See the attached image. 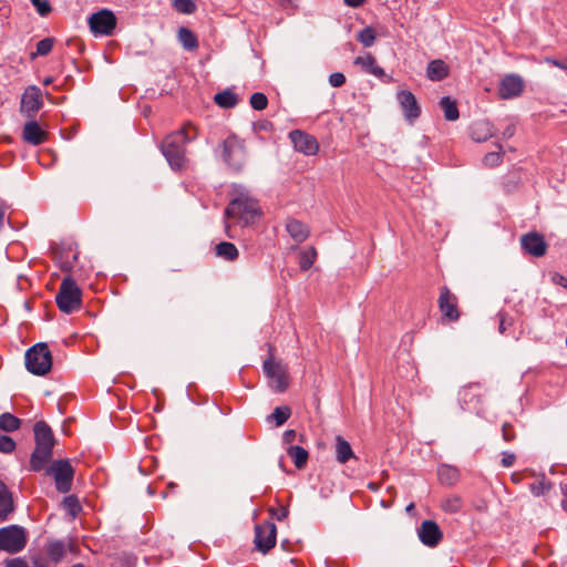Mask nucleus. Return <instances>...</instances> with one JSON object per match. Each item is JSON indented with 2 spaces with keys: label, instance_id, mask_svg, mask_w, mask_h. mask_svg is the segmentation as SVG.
Returning <instances> with one entry per match:
<instances>
[{
  "label": "nucleus",
  "instance_id": "1",
  "mask_svg": "<svg viewBox=\"0 0 567 567\" xmlns=\"http://www.w3.org/2000/svg\"><path fill=\"white\" fill-rule=\"evenodd\" d=\"M260 214L258 200L250 192L241 185H234L231 199L225 209L226 218H231L238 224L247 226L254 223Z\"/></svg>",
  "mask_w": 567,
  "mask_h": 567
},
{
  "label": "nucleus",
  "instance_id": "2",
  "mask_svg": "<svg viewBox=\"0 0 567 567\" xmlns=\"http://www.w3.org/2000/svg\"><path fill=\"white\" fill-rule=\"evenodd\" d=\"M196 137L197 128L188 122L181 130L168 134L163 140L161 150L173 169H182L185 167V146Z\"/></svg>",
  "mask_w": 567,
  "mask_h": 567
},
{
  "label": "nucleus",
  "instance_id": "3",
  "mask_svg": "<svg viewBox=\"0 0 567 567\" xmlns=\"http://www.w3.org/2000/svg\"><path fill=\"white\" fill-rule=\"evenodd\" d=\"M27 370L39 377L48 374L52 368V353L47 343L40 342L29 348L24 355Z\"/></svg>",
  "mask_w": 567,
  "mask_h": 567
},
{
  "label": "nucleus",
  "instance_id": "4",
  "mask_svg": "<svg viewBox=\"0 0 567 567\" xmlns=\"http://www.w3.org/2000/svg\"><path fill=\"white\" fill-rule=\"evenodd\" d=\"M55 302L64 313H72L80 309L82 291L74 279L68 276L62 280L59 292L55 296Z\"/></svg>",
  "mask_w": 567,
  "mask_h": 567
},
{
  "label": "nucleus",
  "instance_id": "5",
  "mask_svg": "<svg viewBox=\"0 0 567 567\" xmlns=\"http://www.w3.org/2000/svg\"><path fill=\"white\" fill-rule=\"evenodd\" d=\"M221 157L229 168L240 171L246 162L244 141L236 135H229L223 141Z\"/></svg>",
  "mask_w": 567,
  "mask_h": 567
},
{
  "label": "nucleus",
  "instance_id": "6",
  "mask_svg": "<svg viewBox=\"0 0 567 567\" xmlns=\"http://www.w3.org/2000/svg\"><path fill=\"white\" fill-rule=\"evenodd\" d=\"M269 357L262 364L264 373L270 380V388L276 392L282 393L289 385L288 371L286 365L279 361H275L271 346H269Z\"/></svg>",
  "mask_w": 567,
  "mask_h": 567
},
{
  "label": "nucleus",
  "instance_id": "7",
  "mask_svg": "<svg viewBox=\"0 0 567 567\" xmlns=\"http://www.w3.org/2000/svg\"><path fill=\"white\" fill-rule=\"evenodd\" d=\"M45 474L52 476L55 488L60 493L70 492L74 477V468L69 460H56L45 468Z\"/></svg>",
  "mask_w": 567,
  "mask_h": 567
},
{
  "label": "nucleus",
  "instance_id": "8",
  "mask_svg": "<svg viewBox=\"0 0 567 567\" xmlns=\"http://www.w3.org/2000/svg\"><path fill=\"white\" fill-rule=\"evenodd\" d=\"M28 535L23 527L10 525L0 528V547L9 554L20 553L27 545Z\"/></svg>",
  "mask_w": 567,
  "mask_h": 567
},
{
  "label": "nucleus",
  "instance_id": "9",
  "mask_svg": "<svg viewBox=\"0 0 567 567\" xmlns=\"http://www.w3.org/2000/svg\"><path fill=\"white\" fill-rule=\"evenodd\" d=\"M90 30L94 34L112 35L116 27V17L109 9H102L89 18Z\"/></svg>",
  "mask_w": 567,
  "mask_h": 567
},
{
  "label": "nucleus",
  "instance_id": "10",
  "mask_svg": "<svg viewBox=\"0 0 567 567\" xmlns=\"http://www.w3.org/2000/svg\"><path fill=\"white\" fill-rule=\"evenodd\" d=\"M277 527L272 522H265L255 527L256 548L266 554L276 545Z\"/></svg>",
  "mask_w": 567,
  "mask_h": 567
},
{
  "label": "nucleus",
  "instance_id": "11",
  "mask_svg": "<svg viewBox=\"0 0 567 567\" xmlns=\"http://www.w3.org/2000/svg\"><path fill=\"white\" fill-rule=\"evenodd\" d=\"M289 138L297 152L307 156L316 155L319 151L317 138L301 130H293L289 133Z\"/></svg>",
  "mask_w": 567,
  "mask_h": 567
},
{
  "label": "nucleus",
  "instance_id": "12",
  "mask_svg": "<svg viewBox=\"0 0 567 567\" xmlns=\"http://www.w3.org/2000/svg\"><path fill=\"white\" fill-rule=\"evenodd\" d=\"M437 303L439 309L445 319L449 321H457L460 319L457 297L453 295L446 286L440 289Z\"/></svg>",
  "mask_w": 567,
  "mask_h": 567
},
{
  "label": "nucleus",
  "instance_id": "13",
  "mask_svg": "<svg viewBox=\"0 0 567 567\" xmlns=\"http://www.w3.org/2000/svg\"><path fill=\"white\" fill-rule=\"evenodd\" d=\"M422 544L427 547H436L443 538L440 526L434 520H424L417 529Z\"/></svg>",
  "mask_w": 567,
  "mask_h": 567
},
{
  "label": "nucleus",
  "instance_id": "14",
  "mask_svg": "<svg viewBox=\"0 0 567 567\" xmlns=\"http://www.w3.org/2000/svg\"><path fill=\"white\" fill-rule=\"evenodd\" d=\"M396 100L403 111L404 117L409 122H414L421 115V107L414 96V94L410 91H400L396 94Z\"/></svg>",
  "mask_w": 567,
  "mask_h": 567
},
{
  "label": "nucleus",
  "instance_id": "15",
  "mask_svg": "<svg viewBox=\"0 0 567 567\" xmlns=\"http://www.w3.org/2000/svg\"><path fill=\"white\" fill-rule=\"evenodd\" d=\"M41 90L31 85L25 89L21 97V112L33 116L42 107Z\"/></svg>",
  "mask_w": 567,
  "mask_h": 567
},
{
  "label": "nucleus",
  "instance_id": "16",
  "mask_svg": "<svg viewBox=\"0 0 567 567\" xmlns=\"http://www.w3.org/2000/svg\"><path fill=\"white\" fill-rule=\"evenodd\" d=\"M524 91V81L517 74H508L499 83L498 93L502 99L519 96Z\"/></svg>",
  "mask_w": 567,
  "mask_h": 567
},
{
  "label": "nucleus",
  "instance_id": "17",
  "mask_svg": "<svg viewBox=\"0 0 567 567\" xmlns=\"http://www.w3.org/2000/svg\"><path fill=\"white\" fill-rule=\"evenodd\" d=\"M520 243L523 249L534 257H542L546 254L547 244L544 236L538 233H528L524 235Z\"/></svg>",
  "mask_w": 567,
  "mask_h": 567
},
{
  "label": "nucleus",
  "instance_id": "18",
  "mask_svg": "<svg viewBox=\"0 0 567 567\" xmlns=\"http://www.w3.org/2000/svg\"><path fill=\"white\" fill-rule=\"evenodd\" d=\"M53 447L35 445L30 457V468L34 472L44 470L52 460Z\"/></svg>",
  "mask_w": 567,
  "mask_h": 567
},
{
  "label": "nucleus",
  "instance_id": "19",
  "mask_svg": "<svg viewBox=\"0 0 567 567\" xmlns=\"http://www.w3.org/2000/svg\"><path fill=\"white\" fill-rule=\"evenodd\" d=\"M482 396V385L480 383H472L463 386L458 391V401L461 408L465 410L475 402L478 403Z\"/></svg>",
  "mask_w": 567,
  "mask_h": 567
},
{
  "label": "nucleus",
  "instance_id": "20",
  "mask_svg": "<svg viewBox=\"0 0 567 567\" xmlns=\"http://www.w3.org/2000/svg\"><path fill=\"white\" fill-rule=\"evenodd\" d=\"M47 132H44L38 122L30 121L24 124L23 140L31 145H40L47 140Z\"/></svg>",
  "mask_w": 567,
  "mask_h": 567
},
{
  "label": "nucleus",
  "instance_id": "21",
  "mask_svg": "<svg viewBox=\"0 0 567 567\" xmlns=\"http://www.w3.org/2000/svg\"><path fill=\"white\" fill-rule=\"evenodd\" d=\"M334 442V454L338 463L346 464L350 460H358L350 443L343 436L337 435Z\"/></svg>",
  "mask_w": 567,
  "mask_h": 567
},
{
  "label": "nucleus",
  "instance_id": "22",
  "mask_svg": "<svg viewBox=\"0 0 567 567\" xmlns=\"http://www.w3.org/2000/svg\"><path fill=\"white\" fill-rule=\"evenodd\" d=\"M35 445L53 447L55 440L51 427L44 421H38L34 424Z\"/></svg>",
  "mask_w": 567,
  "mask_h": 567
},
{
  "label": "nucleus",
  "instance_id": "23",
  "mask_svg": "<svg viewBox=\"0 0 567 567\" xmlns=\"http://www.w3.org/2000/svg\"><path fill=\"white\" fill-rule=\"evenodd\" d=\"M353 64L361 66L365 73L372 74L379 79L385 76L384 70L377 64V61L371 53L357 56L353 61Z\"/></svg>",
  "mask_w": 567,
  "mask_h": 567
},
{
  "label": "nucleus",
  "instance_id": "24",
  "mask_svg": "<svg viewBox=\"0 0 567 567\" xmlns=\"http://www.w3.org/2000/svg\"><path fill=\"white\" fill-rule=\"evenodd\" d=\"M471 137L478 143L487 141L493 136V125L486 120H480L471 125Z\"/></svg>",
  "mask_w": 567,
  "mask_h": 567
},
{
  "label": "nucleus",
  "instance_id": "25",
  "mask_svg": "<svg viewBox=\"0 0 567 567\" xmlns=\"http://www.w3.org/2000/svg\"><path fill=\"white\" fill-rule=\"evenodd\" d=\"M286 230L296 243L305 241L310 235L308 226L293 218L287 220Z\"/></svg>",
  "mask_w": 567,
  "mask_h": 567
},
{
  "label": "nucleus",
  "instance_id": "26",
  "mask_svg": "<svg viewBox=\"0 0 567 567\" xmlns=\"http://www.w3.org/2000/svg\"><path fill=\"white\" fill-rule=\"evenodd\" d=\"M460 477V470L456 466L441 464L437 467V478L443 485L452 486L458 482Z\"/></svg>",
  "mask_w": 567,
  "mask_h": 567
},
{
  "label": "nucleus",
  "instance_id": "27",
  "mask_svg": "<svg viewBox=\"0 0 567 567\" xmlns=\"http://www.w3.org/2000/svg\"><path fill=\"white\" fill-rule=\"evenodd\" d=\"M426 76L431 81H442L449 76V66L443 60H433L427 64Z\"/></svg>",
  "mask_w": 567,
  "mask_h": 567
},
{
  "label": "nucleus",
  "instance_id": "28",
  "mask_svg": "<svg viewBox=\"0 0 567 567\" xmlns=\"http://www.w3.org/2000/svg\"><path fill=\"white\" fill-rule=\"evenodd\" d=\"M13 511V502L10 492L3 482L0 481V523L4 522Z\"/></svg>",
  "mask_w": 567,
  "mask_h": 567
},
{
  "label": "nucleus",
  "instance_id": "29",
  "mask_svg": "<svg viewBox=\"0 0 567 567\" xmlns=\"http://www.w3.org/2000/svg\"><path fill=\"white\" fill-rule=\"evenodd\" d=\"M177 39L182 47L187 51H195L198 49V39L196 34L186 27H181L178 29Z\"/></svg>",
  "mask_w": 567,
  "mask_h": 567
},
{
  "label": "nucleus",
  "instance_id": "30",
  "mask_svg": "<svg viewBox=\"0 0 567 567\" xmlns=\"http://www.w3.org/2000/svg\"><path fill=\"white\" fill-rule=\"evenodd\" d=\"M287 454L292 460L295 466L298 470L303 468L307 465L309 453L306 449L299 445H290L287 449Z\"/></svg>",
  "mask_w": 567,
  "mask_h": 567
},
{
  "label": "nucleus",
  "instance_id": "31",
  "mask_svg": "<svg viewBox=\"0 0 567 567\" xmlns=\"http://www.w3.org/2000/svg\"><path fill=\"white\" fill-rule=\"evenodd\" d=\"M216 255L227 261H234L238 258L237 247L228 241H221L215 247Z\"/></svg>",
  "mask_w": 567,
  "mask_h": 567
},
{
  "label": "nucleus",
  "instance_id": "32",
  "mask_svg": "<svg viewBox=\"0 0 567 567\" xmlns=\"http://www.w3.org/2000/svg\"><path fill=\"white\" fill-rule=\"evenodd\" d=\"M215 103L224 109H231L238 104L237 95L230 90H224L214 96Z\"/></svg>",
  "mask_w": 567,
  "mask_h": 567
},
{
  "label": "nucleus",
  "instance_id": "33",
  "mask_svg": "<svg viewBox=\"0 0 567 567\" xmlns=\"http://www.w3.org/2000/svg\"><path fill=\"white\" fill-rule=\"evenodd\" d=\"M440 106L444 112V117L447 121H456L460 117L457 104L450 96H444L440 100Z\"/></svg>",
  "mask_w": 567,
  "mask_h": 567
},
{
  "label": "nucleus",
  "instance_id": "34",
  "mask_svg": "<svg viewBox=\"0 0 567 567\" xmlns=\"http://www.w3.org/2000/svg\"><path fill=\"white\" fill-rule=\"evenodd\" d=\"M317 250L313 246L308 247L299 252L298 264L301 270L306 271L312 267L317 259Z\"/></svg>",
  "mask_w": 567,
  "mask_h": 567
},
{
  "label": "nucleus",
  "instance_id": "35",
  "mask_svg": "<svg viewBox=\"0 0 567 567\" xmlns=\"http://www.w3.org/2000/svg\"><path fill=\"white\" fill-rule=\"evenodd\" d=\"M21 426V420L16 415L6 412L0 414V429L4 432H14Z\"/></svg>",
  "mask_w": 567,
  "mask_h": 567
},
{
  "label": "nucleus",
  "instance_id": "36",
  "mask_svg": "<svg viewBox=\"0 0 567 567\" xmlns=\"http://www.w3.org/2000/svg\"><path fill=\"white\" fill-rule=\"evenodd\" d=\"M47 554L52 561H60L65 554V545L62 540H52L47 545Z\"/></svg>",
  "mask_w": 567,
  "mask_h": 567
},
{
  "label": "nucleus",
  "instance_id": "37",
  "mask_svg": "<svg viewBox=\"0 0 567 567\" xmlns=\"http://www.w3.org/2000/svg\"><path fill=\"white\" fill-rule=\"evenodd\" d=\"M63 507L72 518H75L82 511L79 498L75 495H69L63 498Z\"/></svg>",
  "mask_w": 567,
  "mask_h": 567
},
{
  "label": "nucleus",
  "instance_id": "38",
  "mask_svg": "<svg viewBox=\"0 0 567 567\" xmlns=\"http://www.w3.org/2000/svg\"><path fill=\"white\" fill-rule=\"evenodd\" d=\"M291 415V409L287 405L277 406L274 412L268 416V420H274L277 426H281Z\"/></svg>",
  "mask_w": 567,
  "mask_h": 567
},
{
  "label": "nucleus",
  "instance_id": "39",
  "mask_svg": "<svg viewBox=\"0 0 567 567\" xmlns=\"http://www.w3.org/2000/svg\"><path fill=\"white\" fill-rule=\"evenodd\" d=\"M357 40L365 48L372 47L377 40L375 30L372 27H365L358 33Z\"/></svg>",
  "mask_w": 567,
  "mask_h": 567
},
{
  "label": "nucleus",
  "instance_id": "40",
  "mask_svg": "<svg viewBox=\"0 0 567 567\" xmlns=\"http://www.w3.org/2000/svg\"><path fill=\"white\" fill-rule=\"evenodd\" d=\"M55 40L53 38H44L37 43V52L31 54V59L35 56H45L48 55L54 45Z\"/></svg>",
  "mask_w": 567,
  "mask_h": 567
},
{
  "label": "nucleus",
  "instance_id": "41",
  "mask_svg": "<svg viewBox=\"0 0 567 567\" xmlns=\"http://www.w3.org/2000/svg\"><path fill=\"white\" fill-rule=\"evenodd\" d=\"M462 508V499L458 496H452L442 502V509L450 514L458 513Z\"/></svg>",
  "mask_w": 567,
  "mask_h": 567
},
{
  "label": "nucleus",
  "instance_id": "42",
  "mask_svg": "<svg viewBox=\"0 0 567 567\" xmlns=\"http://www.w3.org/2000/svg\"><path fill=\"white\" fill-rule=\"evenodd\" d=\"M173 8L184 14H192L196 10V4L193 0H174Z\"/></svg>",
  "mask_w": 567,
  "mask_h": 567
},
{
  "label": "nucleus",
  "instance_id": "43",
  "mask_svg": "<svg viewBox=\"0 0 567 567\" xmlns=\"http://www.w3.org/2000/svg\"><path fill=\"white\" fill-rule=\"evenodd\" d=\"M529 488L534 496H543L550 491L551 483L546 480H540L530 484Z\"/></svg>",
  "mask_w": 567,
  "mask_h": 567
},
{
  "label": "nucleus",
  "instance_id": "44",
  "mask_svg": "<svg viewBox=\"0 0 567 567\" xmlns=\"http://www.w3.org/2000/svg\"><path fill=\"white\" fill-rule=\"evenodd\" d=\"M250 106L256 111H262L268 105L267 96L261 92H256L250 96Z\"/></svg>",
  "mask_w": 567,
  "mask_h": 567
},
{
  "label": "nucleus",
  "instance_id": "45",
  "mask_svg": "<svg viewBox=\"0 0 567 567\" xmlns=\"http://www.w3.org/2000/svg\"><path fill=\"white\" fill-rule=\"evenodd\" d=\"M502 150V146H498ZM484 164L489 167L497 166L502 163V151L498 152H489L484 156Z\"/></svg>",
  "mask_w": 567,
  "mask_h": 567
},
{
  "label": "nucleus",
  "instance_id": "46",
  "mask_svg": "<svg viewBox=\"0 0 567 567\" xmlns=\"http://www.w3.org/2000/svg\"><path fill=\"white\" fill-rule=\"evenodd\" d=\"M30 1L35 7L37 12L41 17H47L51 13L52 7L48 0H30Z\"/></svg>",
  "mask_w": 567,
  "mask_h": 567
},
{
  "label": "nucleus",
  "instance_id": "47",
  "mask_svg": "<svg viewBox=\"0 0 567 567\" xmlns=\"http://www.w3.org/2000/svg\"><path fill=\"white\" fill-rule=\"evenodd\" d=\"M16 442L8 435H0V452L11 453L16 450Z\"/></svg>",
  "mask_w": 567,
  "mask_h": 567
},
{
  "label": "nucleus",
  "instance_id": "48",
  "mask_svg": "<svg viewBox=\"0 0 567 567\" xmlns=\"http://www.w3.org/2000/svg\"><path fill=\"white\" fill-rule=\"evenodd\" d=\"M502 436L505 442H512L516 437V433L514 431V427L509 423H504L502 426Z\"/></svg>",
  "mask_w": 567,
  "mask_h": 567
},
{
  "label": "nucleus",
  "instance_id": "49",
  "mask_svg": "<svg viewBox=\"0 0 567 567\" xmlns=\"http://www.w3.org/2000/svg\"><path fill=\"white\" fill-rule=\"evenodd\" d=\"M329 83L333 87H340L346 83V76L341 72H334L329 75Z\"/></svg>",
  "mask_w": 567,
  "mask_h": 567
},
{
  "label": "nucleus",
  "instance_id": "50",
  "mask_svg": "<svg viewBox=\"0 0 567 567\" xmlns=\"http://www.w3.org/2000/svg\"><path fill=\"white\" fill-rule=\"evenodd\" d=\"M269 513L271 517L276 518L277 520H284L288 517L289 509L286 506H280L279 508H270Z\"/></svg>",
  "mask_w": 567,
  "mask_h": 567
},
{
  "label": "nucleus",
  "instance_id": "51",
  "mask_svg": "<svg viewBox=\"0 0 567 567\" xmlns=\"http://www.w3.org/2000/svg\"><path fill=\"white\" fill-rule=\"evenodd\" d=\"M516 461V455L512 452H503L501 464L503 467H511Z\"/></svg>",
  "mask_w": 567,
  "mask_h": 567
},
{
  "label": "nucleus",
  "instance_id": "52",
  "mask_svg": "<svg viewBox=\"0 0 567 567\" xmlns=\"http://www.w3.org/2000/svg\"><path fill=\"white\" fill-rule=\"evenodd\" d=\"M498 331L503 334L509 326H512V319L507 318L505 313H499Z\"/></svg>",
  "mask_w": 567,
  "mask_h": 567
},
{
  "label": "nucleus",
  "instance_id": "53",
  "mask_svg": "<svg viewBox=\"0 0 567 567\" xmlns=\"http://www.w3.org/2000/svg\"><path fill=\"white\" fill-rule=\"evenodd\" d=\"M6 567H29L23 558H11L6 560Z\"/></svg>",
  "mask_w": 567,
  "mask_h": 567
},
{
  "label": "nucleus",
  "instance_id": "54",
  "mask_svg": "<svg viewBox=\"0 0 567 567\" xmlns=\"http://www.w3.org/2000/svg\"><path fill=\"white\" fill-rule=\"evenodd\" d=\"M546 63L567 71V59L564 61L556 60L553 58H546Z\"/></svg>",
  "mask_w": 567,
  "mask_h": 567
},
{
  "label": "nucleus",
  "instance_id": "55",
  "mask_svg": "<svg viewBox=\"0 0 567 567\" xmlns=\"http://www.w3.org/2000/svg\"><path fill=\"white\" fill-rule=\"evenodd\" d=\"M516 126L515 124H508L503 131H502V138L508 140L515 135Z\"/></svg>",
  "mask_w": 567,
  "mask_h": 567
},
{
  "label": "nucleus",
  "instance_id": "56",
  "mask_svg": "<svg viewBox=\"0 0 567 567\" xmlns=\"http://www.w3.org/2000/svg\"><path fill=\"white\" fill-rule=\"evenodd\" d=\"M296 436L297 433L295 430H287L284 432L282 439L285 443L291 444L295 441Z\"/></svg>",
  "mask_w": 567,
  "mask_h": 567
},
{
  "label": "nucleus",
  "instance_id": "57",
  "mask_svg": "<svg viewBox=\"0 0 567 567\" xmlns=\"http://www.w3.org/2000/svg\"><path fill=\"white\" fill-rule=\"evenodd\" d=\"M551 279L556 285L567 288V278H565L563 275L554 274Z\"/></svg>",
  "mask_w": 567,
  "mask_h": 567
},
{
  "label": "nucleus",
  "instance_id": "58",
  "mask_svg": "<svg viewBox=\"0 0 567 567\" xmlns=\"http://www.w3.org/2000/svg\"><path fill=\"white\" fill-rule=\"evenodd\" d=\"M367 0H344V3L352 8L362 6Z\"/></svg>",
  "mask_w": 567,
  "mask_h": 567
},
{
  "label": "nucleus",
  "instance_id": "59",
  "mask_svg": "<svg viewBox=\"0 0 567 567\" xmlns=\"http://www.w3.org/2000/svg\"><path fill=\"white\" fill-rule=\"evenodd\" d=\"M4 216H6V212H4L3 207L0 205V228L3 226Z\"/></svg>",
  "mask_w": 567,
  "mask_h": 567
},
{
  "label": "nucleus",
  "instance_id": "60",
  "mask_svg": "<svg viewBox=\"0 0 567 567\" xmlns=\"http://www.w3.org/2000/svg\"><path fill=\"white\" fill-rule=\"evenodd\" d=\"M405 509L409 513L412 512L414 509V504L413 503L409 504Z\"/></svg>",
  "mask_w": 567,
  "mask_h": 567
},
{
  "label": "nucleus",
  "instance_id": "61",
  "mask_svg": "<svg viewBox=\"0 0 567 567\" xmlns=\"http://www.w3.org/2000/svg\"><path fill=\"white\" fill-rule=\"evenodd\" d=\"M561 508L567 513V499L561 502Z\"/></svg>",
  "mask_w": 567,
  "mask_h": 567
},
{
  "label": "nucleus",
  "instance_id": "62",
  "mask_svg": "<svg viewBox=\"0 0 567 567\" xmlns=\"http://www.w3.org/2000/svg\"><path fill=\"white\" fill-rule=\"evenodd\" d=\"M52 83V79L51 78H47L44 81H43V84L44 85H49Z\"/></svg>",
  "mask_w": 567,
  "mask_h": 567
},
{
  "label": "nucleus",
  "instance_id": "63",
  "mask_svg": "<svg viewBox=\"0 0 567 567\" xmlns=\"http://www.w3.org/2000/svg\"><path fill=\"white\" fill-rule=\"evenodd\" d=\"M225 227H226V233H227L228 237H233V236L229 234V225H228V224H226V226H225Z\"/></svg>",
  "mask_w": 567,
  "mask_h": 567
},
{
  "label": "nucleus",
  "instance_id": "64",
  "mask_svg": "<svg viewBox=\"0 0 567 567\" xmlns=\"http://www.w3.org/2000/svg\"><path fill=\"white\" fill-rule=\"evenodd\" d=\"M289 2H292V0H288Z\"/></svg>",
  "mask_w": 567,
  "mask_h": 567
}]
</instances>
